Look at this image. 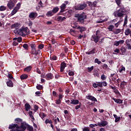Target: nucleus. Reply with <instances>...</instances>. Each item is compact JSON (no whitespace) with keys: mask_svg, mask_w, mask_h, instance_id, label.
Instances as JSON below:
<instances>
[{"mask_svg":"<svg viewBox=\"0 0 131 131\" xmlns=\"http://www.w3.org/2000/svg\"><path fill=\"white\" fill-rule=\"evenodd\" d=\"M76 18H77V21L80 22L81 24H83L84 23V20L86 19V13L82 12L81 14H76L75 15Z\"/></svg>","mask_w":131,"mask_h":131,"instance_id":"1","label":"nucleus"},{"mask_svg":"<svg viewBox=\"0 0 131 131\" xmlns=\"http://www.w3.org/2000/svg\"><path fill=\"white\" fill-rule=\"evenodd\" d=\"M125 9H124V7H121L118 11H116L115 12L114 16L115 17H123L125 14Z\"/></svg>","mask_w":131,"mask_h":131,"instance_id":"2","label":"nucleus"},{"mask_svg":"<svg viewBox=\"0 0 131 131\" xmlns=\"http://www.w3.org/2000/svg\"><path fill=\"white\" fill-rule=\"evenodd\" d=\"M19 31L20 32V35L21 36H26L29 34V29L27 27H22Z\"/></svg>","mask_w":131,"mask_h":131,"instance_id":"3","label":"nucleus"},{"mask_svg":"<svg viewBox=\"0 0 131 131\" xmlns=\"http://www.w3.org/2000/svg\"><path fill=\"white\" fill-rule=\"evenodd\" d=\"M86 7H88V4H86V3L78 4L74 7V10H75V11H82V10H84Z\"/></svg>","mask_w":131,"mask_h":131,"instance_id":"4","label":"nucleus"},{"mask_svg":"<svg viewBox=\"0 0 131 131\" xmlns=\"http://www.w3.org/2000/svg\"><path fill=\"white\" fill-rule=\"evenodd\" d=\"M99 32V30H97L96 33V35H93L92 36L91 40L94 41L95 43H97L98 41L100 40V38H101V36L99 35L98 33Z\"/></svg>","mask_w":131,"mask_h":131,"instance_id":"5","label":"nucleus"},{"mask_svg":"<svg viewBox=\"0 0 131 131\" xmlns=\"http://www.w3.org/2000/svg\"><path fill=\"white\" fill-rule=\"evenodd\" d=\"M16 3L17 0H10L7 4L8 8H9L10 10H12V9L15 7Z\"/></svg>","mask_w":131,"mask_h":131,"instance_id":"6","label":"nucleus"},{"mask_svg":"<svg viewBox=\"0 0 131 131\" xmlns=\"http://www.w3.org/2000/svg\"><path fill=\"white\" fill-rule=\"evenodd\" d=\"M18 125L17 124H11L9 125V128L11 129L10 131H16L18 129Z\"/></svg>","mask_w":131,"mask_h":131,"instance_id":"7","label":"nucleus"},{"mask_svg":"<svg viewBox=\"0 0 131 131\" xmlns=\"http://www.w3.org/2000/svg\"><path fill=\"white\" fill-rule=\"evenodd\" d=\"M38 15V14H37V12L32 11L29 14V18L31 19V20H34Z\"/></svg>","mask_w":131,"mask_h":131,"instance_id":"8","label":"nucleus"},{"mask_svg":"<svg viewBox=\"0 0 131 131\" xmlns=\"http://www.w3.org/2000/svg\"><path fill=\"white\" fill-rule=\"evenodd\" d=\"M26 125L25 123H21L20 126H18V129L16 131H25L26 130Z\"/></svg>","mask_w":131,"mask_h":131,"instance_id":"9","label":"nucleus"},{"mask_svg":"<svg viewBox=\"0 0 131 131\" xmlns=\"http://www.w3.org/2000/svg\"><path fill=\"white\" fill-rule=\"evenodd\" d=\"M45 78L47 80H52L54 78V74L52 73H49L45 75Z\"/></svg>","mask_w":131,"mask_h":131,"instance_id":"10","label":"nucleus"},{"mask_svg":"<svg viewBox=\"0 0 131 131\" xmlns=\"http://www.w3.org/2000/svg\"><path fill=\"white\" fill-rule=\"evenodd\" d=\"M86 98L88 100H91L92 101V102H97L98 101L97 100V99L95 98V97L92 96V95H88L86 96Z\"/></svg>","mask_w":131,"mask_h":131,"instance_id":"11","label":"nucleus"},{"mask_svg":"<svg viewBox=\"0 0 131 131\" xmlns=\"http://www.w3.org/2000/svg\"><path fill=\"white\" fill-rule=\"evenodd\" d=\"M21 27V25L18 23H16L11 26V28L13 29L15 28V29H19Z\"/></svg>","mask_w":131,"mask_h":131,"instance_id":"12","label":"nucleus"},{"mask_svg":"<svg viewBox=\"0 0 131 131\" xmlns=\"http://www.w3.org/2000/svg\"><path fill=\"white\" fill-rule=\"evenodd\" d=\"M85 54L86 55H94V54H96V49L93 48L92 50L86 52Z\"/></svg>","mask_w":131,"mask_h":131,"instance_id":"13","label":"nucleus"},{"mask_svg":"<svg viewBox=\"0 0 131 131\" xmlns=\"http://www.w3.org/2000/svg\"><path fill=\"white\" fill-rule=\"evenodd\" d=\"M120 51H121V52H120V55H125V53H126V49H125V47H121L120 49Z\"/></svg>","mask_w":131,"mask_h":131,"instance_id":"14","label":"nucleus"},{"mask_svg":"<svg viewBox=\"0 0 131 131\" xmlns=\"http://www.w3.org/2000/svg\"><path fill=\"white\" fill-rule=\"evenodd\" d=\"M79 103V101L77 99H71V102L70 104H72V105H77Z\"/></svg>","mask_w":131,"mask_h":131,"instance_id":"15","label":"nucleus"},{"mask_svg":"<svg viewBox=\"0 0 131 131\" xmlns=\"http://www.w3.org/2000/svg\"><path fill=\"white\" fill-rule=\"evenodd\" d=\"M60 11L59 12V13H63V12H64L65 11V9H66V4H62L60 7Z\"/></svg>","mask_w":131,"mask_h":131,"instance_id":"16","label":"nucleus"},{"mask_svg":"<svg viewBox=\"0 0 131 131\" xmlns=\"http://www.w3.org/2000/svg\"><path fill=\"white\" fill-rule=\"evenodd\" d=\"M107 124H108V122L106 121H103L101 122V123H99L98 124V125H99V126H106V125H107Z\"/></svg>","mask_w":131,"mask_h":131,"instance_id":"17","label":"nucleus"},{"mask_svg":"<svg viewBox=\"0 0 131 131\" xmlns=\"http://www.w3.org/2000/svg\"><path fill=\"white\" fill-rule=\"evenodd\" d=\"M113 101L117 103V104H122V100L120 99H116V98H113Z\"/></svg>","mask_w":131,"mask_h":131,"instance_id":"18","label":"nucleus"},{"mask_svg":"<svg viewBox=\"0 0 131 131\" xmlns=\"http://www.w3.org/2000/svg\"><path fill=\"white\" fill-rule=\"evenodd\" d=\"M25 125L27 126V128L28 130L33 131V127H32V126H31L30 125L26 123H25Z\"/></svg>","mask_w":131,"mask_h":131,"instance_id":"19","label":"nucleus"},{"mask_svg":"<svg viewBox=\"0 0 131 131\" xmlns=\"http://www.w3.org/2000/svg\"><path fill=\"white\" fill-rule=\"evenodd\" d=\"M125 35H126V36H128V35H130V36L131 37V31H130V29L127 28L125 30Z\"/></svg>","mask_w":131,"mask_h":131,"instance_id":"20","label":"nucleus"},{"mask_svg":"<svg viewBox=\"0 0 131 131\" xmlns=\"http://www.w3.org/2000/svg\"><path fill=\"white\" fill-rule=\"evenodd\" d=\"M64 20H66V17L58 16L57 17V21L59 22H63Z\"/></svg>","mask_w":131,"mask_h":131,"instance_id":"21","label":"nucleus"},{"mask_svg":"<svg viewBox=\"0 0 131 131\" xmlns=\"http://www.w3.org/2000/svg\"><path fill=\"white\" fill-rule=\"evenodd\" d=\"M32 69V67L29 66L28 67L25 68L24 70V71H25V72H30Z\"/></svg>","mask_w":131,"mask_h":131,"instance_id":"22","label":"nucleus"},{"mask_svg":"<svg viewBox=\"0 0 131 131\" xmlns=\"http://www.w3.org/2000/svg\"><path fill=\"white\" fill-rule=\"evenodd\" d=\"M20 79L21 80H24V79H27L28 78V75L27 74H23L20 76Z\"/></svg>","mask_w":131,"mask_h":131,"instance_id":"23","label":"nucleus"},{"mask_svg":"<svg viewBox=\"0 0 131 131\" xmlns=\"http://www.w3.org/2000/svg\"><path fill=\"white\" fill-rule=\"evenodd\" d=\"M7 85L8 86H9L10 88H13V82L12 80H10L8 81L7 82Z\"/></svg>","mask_w":131,"mask_h":131,"instance_id":"24","label":"nucleus"},{"mask_svg":"<svg viewBox=\"0 0 131 131\" xmlns=\"http://www.w3.org/2000/svg\"><path fill=\"white\" fill-rule=\"evenodd\" d=\"M54 14L52 10L47 12V13H46V16H47L48 17H52V16H54Z\"/></svg>","mask_w":131,"mask_h":131,"instance_id":"25","label":"nucleus"},{"mask_svg":"<svg viewBox=\"0 0 131 131\" xmlns=\"http://www.w3.org/2000/svg\"><path fill=\"white\" fill-rule=\"evenodd\" d=\"M31 107V106H30V104H29V103H26L25 104V108L26 111H28V110H30Z\"/></svg>","mask_w":131,"mask_h":131,"instance_id":"26","label":"nucleus"},{"mask_svg":"<svg viewBox=\"0 0 131 131\" xmlns=\"http://www.w3.org/2000/svg\"><path fill=\"white\" fill-rule=\"evenodd\" d=\"M127 83L126 82L123 81V82H122L120 84V87L121 89H122V90H123V89H124L125 88V85H126Z\"/></svg>","mask_w":131,"mask_h":131,"instance_id":"27","label":"nucleus"},{"mask_svg":"<svg viewBox=\"0 0 131 131\" xmlns=\"http://www.w3.org/2000/svg\"><path fill=\"white\" fill-rule=\"evenodd\" d=\"M59 8L58 7H54L53 10L52 12H53V14H56V13H58L59 11Z\"/></svg>","mask_w":131,"mask_h":131,"instance_id":"28","label":"nucleus"},{"mask_svg":"<svg viewBox=\"0 0 131 131\" xmlns=\"http://www.w3.org/2000/svg\"><path fill=\"white\" fill-rule=\"evenodd\" d=\"M40 117H41V118L43 120H45V119H43V118H45V117H46L47 116V115H46V114L41 112L39 114Z\"/></svg>","mask_w":131,"mask_h":131,"instance_id":"29","label":"nucleus"},{"mask_svg":"<svg viewBox=\"0 0 131 131\" xmlns=\"http://www.w3.org/2000/svg\"><path fill=\"white\" fill-rule=\"evenodd\" d=\"M14 32L16 34H19V35H21V32L20 31V29H15L14 30Z\"/></svg>","mask_w":131,"mask_h":131,"instance_id":"30","label":"nucleus"},{"mask_svg":"<svg viewBox=\"0 0 131 131\" xmlns=\"http://www.w3.org/2000/svg\"><path fill=\"white\" fill-rule=\"evenodd\" d=\"M15 121L16 123H23V122H22V119H20L19 118L15 119Z\"/></svg>","mask_w":131,"mask_h":131,"instance_id":"31","label":"nucleus"},{"mask_svg":"<svg viewBox=\"0 0 131 131\" xmlns=\"http://www.w3.org/2000/svg\"><path fill=\"white\" fill-rule=\"evenodd\" d=\"M18 11V9H16L15 8H14L11 12V16H14V15H15V14H16V13H17Z\"/></svg>","mask_w":131,"mask_h":131,"instance_id":"32","label":"nucleus"},{"mask_svg":"<svg viewBox=\"0 0 131 131\" xmlns=\"http://www.w3.org/2000/svg\"><path fill=\"white\" fill-rule=\"evenodd\" d=\"M77 29H80V32H82L83 31H85V28L83 27H78Z\"/></svg>","mask_w":131,"mask_h":131,"instance_id":"33","label":"nucleus"},{"mask_svg":"<svg viewBox=\"0 0 131 131\" xmlns=\"http://www.w3.org/2000/svg\"><path fill=\"white\" fill-rule=\"evenodd\" d=\"M122 71H125V67H123V66H121V69L119 70L120 73H122Z\"/></svg>","mask_w":131,"mask_h":131,"instance_id":"34","label":"nucleus"},{"mask_svg":"<svg viewBox=\"0 0 131 131\" xmlns=\"http://www.w3.org/2000/svg\"><path fill=\"white\" fill-rule=\"evenodd\" d=\"M45 123L46 124H48V123H49L50 124H52L53 123V121H52V120H50L49 119H47L46 120H45Z\"/></svg>","mask_w":131,"mask_h":131,"instance_id":"35","label":"nucleus"},{"mask_svg":"<svg viewBox=\"0 0 131 131\" xmlns=\"http://www.w3.org/2000/svg\"><path fill=\"white\" fill-rule=\"evenodd\" d=\"M20 8H21V3H19L14 7V9H16V10L19 11V10L20 9Z\"/></svg>","mask_w":131,"mask_h":131,"instance_id":"36","label":"nucleus"},{"mask_svg":"<svg viewBox=\"0 0 131 131\" xmlns=\"http://www.w3.org/2000/svg\"><path fill=\"white\" fill-rule=\"evenodd\" d=\"M94 76H97L99 77V72L97 70H94Z\"/></svg>","mask_w":131,"mask_h":131,"instance_id":"37","label":"nucleus"},{"mask_svg":"<svg viewBox=\"0 0 131 131\" xmlns=\"http://www.w3.org/2000/svg\"><path fill=\"white\" fill-rule=\"evenodd\" d=\"M64 97V95H63V94L60 93L58 95V100H63V98Z\"/></svg>","mask_w":131,"mask_h":131,"instance_id":"38","label":"nucleus"},{"mask_svg":"<svg viewBox=\"0 0 131 131\" xmlns=\"http://www.w3.org/2000/svg\"><path fill=\"white\" fill-rule=\"evenodd\" d=\"M126 24H127V15H126L125 16V18H124V24L123 26H125V25H126Z\"/></svg>","mask_w":131,"mask_h":131,"instance_id":"39","label":"nucleus"},{"mask_svg":"<svg viewBox=\"0 0 131 131\" xmlns=\"http://www.w3.org/2000/svg\"><path fill=\"white\" fill-rule=\"evenodd\" d=\"M107 29L109 31H113V29H114V26L110 25L108 28Z\"/></svg>","mask_w":131,"mask_h":131,"instance_id":"40","label":"nucleus"},{"mask_svg":"<svg viewBox=\"0 0 131 131\" xmlns=\"http://www.w3.org/2000/svg\"><path fill=\"white\" fill-rule=\"evenodd\" d=\"M121 32V30H120V29H117L114 31V34H118V33H120Z\"/></svg>","mask_w":131,"mask_h":131,"instance_id":"41","label":"nucleus"},{"mask_svg":"<svg viewBox=\"0 0 131 131\" xmlns=\"http://www.w3.org/2000/svg\"><path fill=\"white\" fill-rule=\"evenodd\" d=\"M116 1V3L117 4V5H118V6L119 7V8H120V7H121L120 6V4H121V0H115Z\"/></svg>","mask_w":131,"mask_h":131,"instance_id":"42","label":"nucleus"},{"mask_svg":"<svg viewBox=\"0 0 131 131\" xmlns=\"http://www.w3.org/2000/svg\"><path fill=\"white\" fill-rule=\"evenodd\" d=\"M87 70L88 72H92V71H93V70H94V66L90 67H88L87 68Z\"/></svg>","mask_w":131,"mask_h":131,"instance_id":"43","label":"nucleus"},{"mask_svg":"<svg viewBox=\"0 0 131 131\" xmlns=\"http://www.w3.org/2000/svg\"><path fill=\"white\" fill-rule=\"evenodd\" d=\"M37 90H38L39 91H41L43 89L42 85H38L36 86Z\"/></svg>","mask_w":131,"mask_h":131,"instance_id":"44","label":"nucleus"},{"mask_svg":"<svg viewBox=\"0 0 131 131\" xmlns=\"http://www.w3.org/2000/svg\"><path fill=\"white\" fill-rule=\"evenodd\" d=\"M66 67H67L66 63H65L64 62H62L61 63L60 67H61L62 68L65 69V68Z\"/></svg>","mask_w":131,"mask_h":131,"instance_id":"45","label":"nucleus"},{"mask_svg":"<svg viewBox=\"0 0 131 131\" xmlns=\"http://www.w3.org/2000/svg\"><path fill=\"white\" fill-rule=\"evenodd\" d=\"M24 49L25 50H26L27 51L28 50V44L27 43H24L23 46Z\"/></svg>","mask_w":131,"mask_h":131,"instance_id":"46","label":"nucleus"},{"mask_svg":"<svg viewBox=\"0 0 131 131\" xmlns=\"http://www.w3.org/2000/svg\"><path fill=\"white\" fill-rule=\"evenodd\" d=\"M62 102V100H60V99H57L55 101V103L56 104V105H60V104H61Z\"/></svg>","mask_w":131,"mask_h":131,"instance_id":"47","label":"nucleus"},{"mask_svg":"<svg viewBox=\"0 0 131 131\" xmlns=\"http://www.w3.org/2000/svg\"><path fill=\"white\" fill-rule=\"evenodd\" d=\"M5 10H7V8H6V7H5L4 6H1L0 7V11H5Z\"/></svg>","mask_w":131,"mask_h":131,"instance_id":"48","label":"nucleus"},{"mask_svg":"<svg viewBox=\"0 0 131 131\" xmlns=\"http://www.w3.org/2000/svg\"><path fill=\"white\" fill-rule=\"evenodd\" d=\"M106 78H107V77H105V74H103L101 75V79L102 80H106Z\"/></svg>","mask_w":131,"mask_h":131,"instance_id":"49","label":"nucleus"},{"mask_svg":"<svg viewBox=\"0 0 131 131\" xmlns=\"http://www.w3.org/2000/svg\"><path fill=\"white\" fill-rule=\"evenodd\" d=\"M95 63H97V64H98V65H100V64H101V61L99 60V59L96 58L95 59Z\"/></svg>","mask_w":131,"mask_h":131,"instance_id":"50","label":"nucleus"},{"mask_svg":"<svg viewBox=\"0 0 131 131\" xmlns=\"http://www.w3.org/2000/svg\"><path fill=\"white\" fill-rule=\"evenodd\" d=\"M130 41H129V39H127L126 40V45L128 46V47H130Z\"/></svg>","mask_w":131,"mask_h":131,"instance_id":"51","label":"nucleus"},{"mask_svg":"<svg viewBox=\"0 0 131 131\" xmlns=\"http://www.w3.org/2000/svg\"><path fill=\"white\" fill-rule=\"evenodd\" d=\"M30 47H31V50H35V44H31Z\"/></svg>","mask_w":131,"mask_h":131,"instance_id":"52","label":"nucleus"},{"mask_svg":"<svg viewBox=\"0 0 131 131\" xmlns=\"http://www.w3.org/2000/svg\"><path fill=\"white\" fill-rule=\"evenodd\" d=\"M43 47H45L43 44H40L38 45V48L39 49V50H42V49H43Z\"/></svg>","mask_w":131,"mask_h":131,"instance_id":"53","label":"nucleus"},{"mask_svg":"<svg viewBox=\"0 0 131 131\" xmlns=\"http://www.w3.org/2000/svg\"><path fill=\"white\" fill-rule=\"evenodd\" d=\"M115 53H117V54H120V49H118V48H116L115 50H114Z\"/></svg>","mask_w":131,"mask_h":131,"instance_id":"54","label":"nucleus"},{"mask_svg":"<svg viewBox=\"0 0 131 131\" xmlns=\"http://www.w3.org/2000/svg\"><path fill=\"white\" fill-rule=\"evenodd\" d=\"M39 54H40V51L39 50V49L35 50V54L37 55H39Z\"/></svg>","mask_w":131,"mask_h":131,"instance_id":"55","label":"nucleus"},{"mask_svg":"<svg viewBox=\"0 0 131 131\" xmlns=\"http://www.w3.org/2000/svg\"><path fill=\"white\" fill-rule=\"evenodd\" d=\"M97 85L98 86H99L100 88H103V85L102 82H97Z\"/></svg>","mask_w":131,"mask_h":131,"instance_id":"56","label":"nucleus"},{"mask_svg":"<svg viewBox=\"0 0 131 131\" xmlns=\"http://www.w3.org/2000/svg\"><path fill=\"white\" fill-rule=\"evenodd\" d=\"M80 107H81V103H80L79 105L76 106L75 110H77L79 109V108H80Z\"/></svg>","mask_w":131,"mask_h":131,"instance_id":"57","label":"nucleus"},{"mask_svg":"<svg viewBox=\"0 0 131 131\" xmlns=\"http://www.w3.org/2000/svg\"><path fill=\"white\" fill-rule=\"evenodd\" d=\"M97 4H98V2L97 1H95L92 3V7H97Z\"/></svg>","mask_w":131,"mask_h":131,"instance_id":"58","label":"nucleus"},{"mask_svg":"<svg viewBox=\"0 0 131 131\" xmlns=\"http://www.w3.org/2000/svg\"><path fill=\"white\" fill-rule=\"evenodd\" d=\"M102 68L103 69H108V65H107L106 64H103V65L102 66Z\"/></svg>","mask_w":131,"mask_h":131,"instance_id":"59","label":"nucleus"},{"mask_svg":"<svg viewBox=\"0 0 131 131\" xmlns=\"http://www.w3.org/2000/svg\"><path fill=\"white\" fill-rule=\"evenodd\" d=\"M69 75L70 76H73L74 75V72L73 71H70L69 73Z\"/></svg>","mask_w":131,"mask_h":131,"instance_id":"60","label":"nucleus"},{"mask_svg":"<svg viewBox=\"0 0 131 131\" xmlns=\"http://www.w3.org/2000/svg\"><path fill=\"white\" fill-rule=\"evenodd\" d=\"M8 78H9V79H13L14 78V77H13V76L12 75V74H8Z\"/></svg>","mask_w":131,"mask_h":131,"instance_id":"61","label":"nucleus"},{"mask_svg":"<svg viewBox=\"0 0 131 131\" xmlns=\"http://www.w3.org/2000/svg\"><path fill=\"white\" fill-rule=\"evenodd\" d=\"M34 111H37V110H38V106H37V105L35 104L34 106Z\"/></svg>","mask_w":131,"mask_h":131,"instance_id":"62","label":"nucleus"},{"mask_svg":"<svg viewBox=\"0 0 131 131\" xmlns=\"http://www.w3.org/2000/svg\"><path fill=\"white\" fill-rule=\"evenodd\" d=\"M102 85H103V86H107V85H108V83H107L106 81L102 82Z\"/></svg>","mask_w":131,"mask_h":131,"instance_id":"63","label":"nucleus"},{"mask_svg":"<svg viewBox=\"0 0 131 131\" xmlns=\"http://www.w3.org/2000/svg\"><path fill=\"white\" fill-rule=\"evenodd\" d=\"M18 42H21L22 41V37H19L17 38V41Z\"/></svg>","mask_w":131,"mask_h":131,"instance_id":"64","label":"nucleus"}]
</instances>
